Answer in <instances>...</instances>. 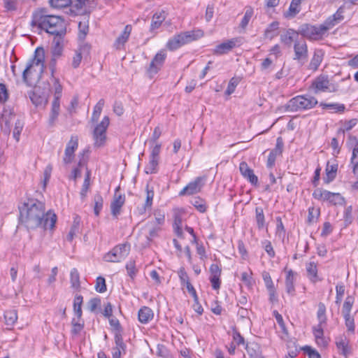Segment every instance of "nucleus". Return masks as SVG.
Masks as SVG:
<instances>
[{"label":"nucleus","mask_w":358,"mask_h":358,"mask_svg":"<svg viewBox=\"0 0 358 358\" xmlns=\"http://www.w3.org/2000/svg\"><path fill=\"white\" fill-rule=\"evenodd\" d=\"M20 209V219L29 229L42 227L53 229L57 222V215L51 210L45 213L44 203L36 199H28Z\"/></svg>","instance_id":"nucleus-1"},{"label":"nucleus","mask_w":358,"mask_h":358,"mask_svg":"<svg viewBox=\"0 0 358 358\" xmlns=\"http://www.w3.org/2000/svg\"><path fill=\"white\" fill-rule=\"evenodd\" d=\"M31 26L59 36L65 35L66 31L64 19L60 16L49 14L45 8H38L33 13Z\"/></svg>","instance_id":"nucleus-2"},{"label":"nucleus","mask_w":358,"mask_h":358,"mask_svg":"<svg viewBox=\"0 0 358 358\" xmlns=\"http://www.w3.org/2000/svg\"><path fill=\"white\" fill-rule=\"evenodd\" d=\"M45 67V51L43 48H37L34 55L26 64L22 72V80L29 87L36 84L41 78Z\"/></svg>","instance_id":"nucleus-3"},{"label":"nucleus","mask_w":358,"mask_h":358,"mask_svg":"<svg viewBox=\"0 0 358 358\" xmlns=\"http://www.w3.org/2000/svg\"><path fill=\"white\" fill-rule=\"evenodd\" d=\"M203 36V31L201 29L191 30L180 32L174 35L166 43V47L170 51H174Z\"/></svg>","instance_id":"nucleus-4"},{"label":"nucleus","mask_w":358,"mask_h":358,"mask_svg":"<svg viewBox=\"0 0 358 358\" xmlns=\"http://www.w3.org/2000/svg\"><path fill=\"white\" fill-rule=\"evenodd\" d=\"M97 5V0H72L68 13L73 16L85 15L89 17Z\"/></svg>","instance_id":"nucleus-5"},{"label":"nucleus","mask_w":358,"mask_h":358,"mask_svg":"<svg viewBox=\"0 0 358 358\" xmlns=\"http://www.w3.org/2000/svg\"><path fill=\"white\" fill-rule=\"evenodd\" d=\"M317 103V100L314 96H296L288 101L287 108L290 111L309 110L314 108Z\"/></svg>","instance_id":"nucleus-6"},{"label":"nucleus","mask_w":358,"mask_h":358,"mask_svg":"<svg viewBox=\"0 0 358 358\" xmlns=\"http://www.w3.org/2000/svg\"><path fill=\"white\" fill-rule=\"evenodd\" d=\"M313 197L315 199L327 202L331 206H343L345 203L344 197L340 193L331 192L321 188L314 190Z\"/></svg>","instance_id":"nucleus-7"},{"label":"nucleus","mask_w":358,"mask_h":358,"mask_svg":"<svg viewBox=\"0 0 358 358\" xmlns=\"http://www.w3.org/2000/svg\"><path fill=\"white\" fill-rule=\"evenodd\" d=\"M310 89L317 94L326 92H336L338 90V87L337 85L330 83L328 76L320 75L313 80Z\"/></svg>","instance_id":"nucleus-8"},{"label":"nucleus","mask_w":358,"mask_h":358,"mask_svg":"<svg viewBox=\"0 0 358 358\" xmlns=\"http://www.w3.org/2000/svg\"><path fill=\"white\" fill-rule=\"evenodd\" d=\"M109 124V117L104 116L101 122L95 127L92 134L94 147L100 148L105 144L106 140V130Z\"/></svg>","instance_id":"nucleus-9"},{"label":"nucleus","mask_w":358,"mask_h":358,"mask_svg":"<svg viewBox=\"0 0 358 358\" xmlns=\"http://www.w3.org/2000/svg\"><path fill=\"white\" fill-rule=\"evenodd\" d=\"M129 251L130 245L129 243L120 244L106 253L103 257V259L108 262H120L127 257Z\"/></svg>","instance_id":"nucleus-10"},{"label":"nucleus","mask_w":358,"mask_h":358,"mask_svg":"<svg viewBox=\"0 0 358 358\" xmlns=\"http://www.w3.org/2000/svg\"><path fill=\"white\" fill-rule=\"evenodd\" d=\"M300 34L311 41H319L325 36L320 25L303 24L299 27Z\"/></svg>","instance_id":"nucleus-11"},{"label":"nucleus","mask_w":358,"mask_h":358,"mask_svg":"<svg viewBox=\"0 0 358 358\" xmlns=\"http://www.w3.org/2000/svg\"><path fill=\"white\" fill-rule=\"evenodd\" d=\"M166 56V51L164 50H161L155 55L146 70L148 75L150 78L156 75L162 69Z\"/></svg>","instance_id":"nucleus-12"},{"label":"nucleus","mask_w":358,"mask_h":358,"mask_svg":"<svg viewBox=\"0 0 358 358\" xmlns=\"http://www.w3.org/2000/svg\"><path fill=\"white\" fill-rule=\"evenodd\" d=\"M204 177H196L193 181L189 182L180 192L179 196L193 195L201 191L204 185Z\"/></svg>","instance_id":"nucleus-13"},{"label":"nucleus","mask_w":358,"mask_h":358,"mask_svg":"<svg viewBox=\"0 0 358 358\" xmlns=\"http://www.w3.org/2000/svg\"><path fill=\"white\" fill-rule=\"evenodd\" d=\"M294 60L303 64L308 59V46L304 40H299L294 44Z\"/></svg>","instance_id":"nucleus-14"},{"label":"nucleus","mask_w":358,"mask_h":358,"mask_svg":"<svg viewBox=\"0 0 358 358\" xmlns=\"http://www.w3.org/2000/svg\"><path fill=\"white\" fill-rule=\"evenodd\" d=\"M78 147V137L77 136H72L70 141L66 144L64 151V156L63 157V162L65 164L71 163L75 157V151Z\"/></svg>","instance_id":"nucleus-15"},{"label":"nucleus","mask_w":358,"mask_h":358,"mask_svg":"<svg viewBox=\"0 0 358 358\" xmlns=\"http://www.w3.org/2000/svg\"><path fill=\"white\" fill-rule=\"evenodd\" d=\"M238 41V39L237 38H233L222 42L216 45L213 50V55H222L229 53L236 46Z\"/></svg>","instance_id":"nucleus-16"},{"label":"nucleus","mask_w":358,"mask_h":358,"mask_svg":"<svg viewBox=\"0 0 358 358\" xmlns=\"http://www.w3.org/2000/svg\"><path fill=\"white\" fill-rule=\"evenodd\" d=\"M336 346L340 355L348 357L351 354V347L349 339L344 335L336 338Z\"/></svg>","instance_id":"nucleus-17"},{"label":"nucleus","mask_w":358,"mask_h":358,"mask_svg":"<svg viewBox=\"0 0 358 358\" xmlns=\"http://www.w3.org/2000/svg\"><path fill=\"white\" fill-rule=\"evenodd\" d=\"M15 114L10 110L4 109L0 117V127L1 131L6 134L10 133L11 120L14 118Z\"/></svg>","instance_id":"nucleus-18"},{"label":"nucleus","mask_w":358,"mask_h":358,"mask_svg":"<svg viewBox=\"0 0 358 358\" xmlns=\"http://www.w3.org/2000/svg\"><path fill=\"white\" fill-rule=\"evenodd\" d=\"M299 29L296 31L293 29H287L280 36V40L282 43L287 47H290L292 43H296L299 41Z\"/></svg>","instance_id":"nucleus-19"},{"label":"nucleus","mask_w":358,"mask_h":358,"mask_svg":"<svg viewBox=\"0 0 358 358\" xmlns=\"http://www.w3.org/2000/svg\"><path fill=\"white\" fill-rule=\"evenodd\" d=\"M239 170L241 175L247 179L252 185H257L258 183V178L254 173V171L250 169L245 162H242L239 164Z\"/></svg>","instance_id":"nucleus-20"},{"label":"nucleus","mask_w":358,"mask_h":358,"mask_svg":"<svg viewBox=\"0 0 358 358\" xmlns=\"http://www.w3.org/2000/svg\"><path fill=\"white\" fill-rule=\"evenodd\" d=\"M284 271L286 273L285 276V287L286 292L290 294L294 295L295 293L294 282L297 276V273L294 272L292 269H287L285 268Z\"/></svg>","instance_id":"nucleus-21"},{"label":"nucleus","mask_w":358,"mask_h":358,"mask_svg":"<svg viewBox=\"0 0 358 358\" xmlns=\"http://www.w3.org/2000/svg\"><path fill=\"white\" fill-rule=\"evenodd\" d=\"M132 30V27L127 24L124 27L122 33L119 36L114 42L113 47L116 50H121L124 48L125 43L127 42Z\"/></svg>","instance_id":"nucleus-22"},{"label":"nucleus","mask_w":358,"mask_h":358,"mask_svg":"<svg viewBox=\"0 0 358 358\" xmlns=\"http://www.w3.org/2000/svg\"><path fill=\"white\" fill-rule=\"evenodd\" d=\"M125 202V195L120 194L117 196L115 195L113 200L110 203V210L112 215L117 218L121 213V209Z\"/></svg>","instance_id":"nucleus-23"},{"label":"nucleus","mask_w":358,"mask_h":358,"mask_svg":"<svg viewBox=\"0 0 358 358\" xmlns=\"http://www.w3.org/2000/svg\"><path fill=\"white\" fill-rule=\"evenodd\" d=\"M52 59L50 62V69L51 71V75L53 77V74L56 71V64L57 59L62 56L63 52V46L60 44L59 42H57L52 49Z\"/></svg>","instance_id":"nucleus-24"},{"label":"nucleus","mask_w":358,"mask_h":358,"mask_svg":"<svg viewBox=\"0 0 358 358\" xmlns=\"http://www.w3.org/2000/svg\"><path fill=\"white\" fill-rule=\"evenodd\" d=\"M337 171L338 164H331L330 162H328L325 169L326 176L323 179L324 182L327 184H329L333 181L336 176Z\"/></svg>","instance_id":"nucleus-25"},{"label":"nucleus","mask_w":358,"mask_h":358,"mask_svg":"<svg viewBox=\"0 0 358 358\" xmlns=\"http://www.w3.org/2000/svg\"><path fill=\"white\" fill-rule=\"evenodd\" d=\"M166 14L164 10L155 13L152 17L150 31L152 32L155 29H159L162 22L166 20Z\"/></svg>","instance_id":"nucleus-26"},{"label":"nucleus","mask_w":358,"mask_h":358,"mask_svg":"<svg viewBox=\"0 0 358 358\" xmlns=\"http://www.w3.org/2000/svg\"><path fill=\"white\" fill-rule=\"evenodd\" d=\"M154 313L152 310L148 307L143 306L141 308L138 313V318L141 323L147 324L152 320Z\"/></svg>","instance_id":"nucleus-27"},{"label":"nucleus","mask_w":358,"mask_h":358,"mask_svg":"<svg viewBox=\"0 0 358 358\" xmlns=\"http://www.w3.org/2000/svg\"><path fill=\"white\" fill-rule=\"evenodd\" d=\"M245 350L250 358H264L262 355L260 345L255 343H249L245 344Z\"/></svg>","instance_id":"nucleus-28"},{"label":"nucleus","mask_w":358,"mask_h":358,"mask_svg":"<svg viewBox=\"0 0 358 358\" xmlns=\"http://www.w3.org/2000/svg\"><path fill=\"white\" fill-rule=\"evenodd\" d=\"M182 219L181 213L179 211L175 212L173 215V229L174 233L180 238H183L184 235L182 229Z\"/></svg>","instance_id":"nucleus-29"},{"label":"nucleus","mask_w":358,"mask_h":358,"mask_svg":"<svg viewBox=\"0 0 358 358\" xmlns=\"http://www.w3.org/2000/svg\"><path fill=\"white\" fill-rule=\"evenodd\" d=\"M355 141H357L355 137H350ZM350 166L353 174L358 178V143L356 142V145L352 150V157L350 159Z\"/></svg>","instance_id":"nucleus-30"},{"label":"nucleus","mask_w":358,"mask_h":358,"mask_svg":"<svg viewBox=\"0 0 358 358\" xmlns=\"http://www.w3.org/2000/svg\"><path fill=\"white\" fill-rule=\"evenodd\" d=\"M306 268L308 278L312 282L315 283L322 280L317 275V267L315 262H311L306 264Z\"/></svg>","instance_id":"nucleus-31"},{"label":"nucleus","mask_w":358,"mask_h":358,"mask_svg":"<svg viewBox=\"0 0 358 358\" xmlns=\"http://www.w3.org/2000/svg\"><path fill=\"white\" fill-rule=\"evenodd\" d=\"M279 29V22L278 21H274L268 24L266 29L264 31V36L266 38H268L270 40L273 39L278 35V29Z\"/></svg>","instance_id":"nucleus-32"},{"label":"nucleus","mask_w":358,"mask_h":358,"mask_svg":"<svg viewBox=\"0 0 358 358\" xmlns=\"http://www.w3.org/2000/svg\"><path fill=\"white\" fill-rule=\"evenodd\" d=\"M154 198V191L153 189L149 188V185H146V199L144 206L142 208L139 209V211L141 214L144 213L147 209H150L152 205V200Z\"/></svg>","instance_id":"nucleus-33"},{"label":"nucleus","mask_w":358,"mask_h":358,"mask_svg":"<svg viewBox=\"0 0 358 358\" xmlns=\"http://www.w3.org/2000/svg\"><path fill=\"white\" fill-rule=\"evenodd\" d=\"M320 105L323 109H329L331 110L333 113H343L345 110V106L343 103H327L321 102Z\"/></svg>","instance_id":"nucleus-34"},{"label":"nucleus","mask_w":358,"mask_h":358,"mask_svg":"<svg viewBox=\"0 0 358 358\" xmlns=\"http://www.w3.org/2000/svg\"><path fill=\"white\" fill-rule=\"evenodd\" d=\"M59 108L60 103L57 102V101H52L51 112L48 120V124L50 127H52L55 124L59 113Z\"/></svg>","instance_id":"nucleus-35"},{"label":"nucleus","mask_w":358,"mask_h":358,"mask_svg":"<svg viewBox=\"0 0 358 358\" xmlns=\"http://www.w3.org/2000/svg\"><path fill=\"white\" fill-rule=\"evenodd\" d=\"M70 282L71 287L76 290H80V274L76 268L71 269L70 273Z\"/></svg>","instance_id":"nucleus-36"},{"label":"nucleus","mask_w":358,"mask_h":358,"mask_svg":"<svg viewBox=\"0 0 358 358\" xmlns=\"http://www.w3.org/2000/svg\"><path fill=\"white\" fill-rule=\"evenodd\" d=\"M83 297L81 295H76L73 300V311L77 317L80 320L83 315L82 304Z\"/></svg>","instance_id":"nucleus-37"},{"label":"nucleus","mask_w":358,"mask_h":358,"mask_svg":"<svg viewBox=\"0 0 358 358\" xmlns=\"http://www.w3.org/2000/svg\"><path fill=\"white\" fill-rule=\"evenodd\" d=\"M89 20L85 18L83 21L78 23V38L80 40H84L89 32Z\"/></svg>","instance_id":"nucleus-38"},{"label":"nucleus","mask_w":358,"mask_h":358,"mask_svg":"<svg viewBox=\"0 0 358 358\" xmlns=\"http://www.w3.org/2000/svg\"><path fill=\"white\" fill-rule=\"evenodd\" d=\"M255 220L258 229L261 230L266 227L265 216L263 209L260 207L255 208Z\"/></svg>","instance_id":"nucleus-39"},{"label":"nucleus","mask_w":358,"mask_h":358,"mask_svg":"<svg viewBox=\"0 0 358 358\" xmlns=\"http://www.w3.org/2000/svg\"><path fill=\"white\" fill-rule=\"evenodd\" d=\"M105 104L103 99H101L94 108V110L91 117V121L92 122H96L100 117L103 107Z\"/></svg>","instance_id":"nucleus-40"},{"label":"nucleus","mask_w":358,"mask_h":358,"mask_svg":"<svg viewBox=\"0 0 358 358\" xmlns=\"http://www.w3.org/2000/svg\"><path fill=\"white\" fill-rule=\"evenodd\" d=\"M79 227H80V219L78 217H76L74 219V221L73 222V224L71 227L70 231L66 236V240L69 242H71L76 235L79 231Z\"/></svg>","instance_id":"nucleus-41"},{"label":"nucleus","mask_w":358,"mask_h":358,"mask_svg":"<svg viewBox=\"0 0 358 358\" xmlns=\"http://www.w3.org/2000/svg\"><path fill=\"white\" fill-rule=\"evenodd\" d=\"M71 324L72 329L71 331L73 335H78L84 329V321L82 320V318L80 320H79L78 317L77 319L73 318Z\"/></svg>","instance_id":"nucleus-42"},{"label":"nucleus","mask_w":358,"mask_h":358,"mask_svg":"<svg viewBox=\"0 0 358 358\" xmlns=\"http://www.w3.org/2000/svg\"><path fill=\"white\" fill-rule=\"evenodd\" d=\"M159 159L150 157L148 164L145 167V172L147 174H152L157 172Z\"/></svg>","instance_id":"nucleus-43"},{"label":"nucleus","mask_w":358,"mask_h":358,"mask_svg":"<svg viewBox=\"0 0 358 358\" xmlns=\"http://www.w3.org/2000/svg\"><path fill=\"white\" fill-rule=\"evenodd\" d=\"M94 213L99 216L103 208V199L100 193H96L94 196Z\"/></svg>","instance_id":"nucleus-44"},{"label":"nucleus","mask_w":358,"mask_h":358,"mask_svg":"<svg viewBox=\"0 0 358 358\" xmlns=\"http://www.w3.org/2000/svg\"><path fill=\"white\" fill-rule=\"evenodd\" d=\"M5 322L7 325H13L17 320V314L15 310H8L4 313Z\"/></svg>","instance_id":"nucleus-45"},{"label":"nucleus","mask_w":358,"mask_h":358,"mask_svg":"<svg viewBox=\"0 0 358 358\" xmlns=\"http://www.w3.org/2000/svg\"><path fill=\"white\" fill-rule=\"evenodd\" d=\"M320 215V208H315V207H310L308 208V215L307 218V222L308 224H312L316 222Z\"/></svg>","instance_id":"nucleus-46"},{"label":"nucleus","mask_w":358,"mask_h":358,"mask_svg":"<svg viewBox=\"0 0 358 358\" xmlns=\"http://www.w3.org/2000/svg\"><path fill=\"white\" fill-rule=\"evenodd\" d=\"M253 13H254V10L251 6L245 7V12L244 16L240 23V27L241 28L245 29L248 26L250 20H251V18L253 15Z\"/></svg>","instance_id":"nucleus-47"},{"label":"nucleus","mask_w":358,"mask_h":358,"mask_svg":"<svg viewBox=\"0 0 358 358\" xmlns=\"http://www.w3.org/2000/svg\"><path fill=\"white\" fill-rule=\"evenodd\" d=\"M51 78L53 80V85L55 87V97L53 101H57V102L60 103V98L62 96V86L59 83V80L57 78H55L53 75V77L51 76Z\"/></svg>","instance_id":"nucleus-48"},{"label":"nucleus","mask_w":358,"mask_h":358,"mask_svg":"<svg viewBox=\"0 0 358 358\" xmlns=\"http://www.w3.org/2000/svg\"><path fill=\"white\" fill-rule=\"evenodd\" d=\"M355 302V298L352 296H348L343 303L342 308V314H350L351 310Z\"/></svg>","instance_id":"nucleus-49"},{"label":"nucleus","mask_w":358,"mask_h":358,"mask_svg":"<svg viewBox=\"0 0 358 358\" xmlns=\"http://www.w3.org/2000/svg\"><path fill=\"white\" fill-rule=\"evenodd\" d=\"M90 186V171L87 170V173L85 177V180L80 191V196L82 199H85Z\"/></svg>","instance_id":"nucleus-50"},{"label":"nucleus","mask_w":358,"mask_h":358,"mask_svg":"<svg viewBox=\"0 0 358 358\" xmlns=\"http://www.w3.org/2000/svg\"><path fill=\"white\" fill-rule=\"evenodd\" d=\"M192 204L200 213H205L206 211V210H207V206H206V201L203 199H201L200 197L194 198L192 201Z\"/></svg>","instance_id":"nucleus-51"},{"label":"nucleus","mask_w":358,"mask_h":358,"mask_svg":"<svg viewBox=\"0 0 358 358\" xmlns=\"http://www.w3.org/2000/svg\"><path fill=\"white\" fill-rule=\"evenodd\" d=\"M317 317L319 321V323L326 324V322H327L326 307H325V305L322 302L319 303V304H318Z\"/></svg>","instance_id":"nucleus-52"},{"label":"nucleus","mask_w":358,"mask_h":358,"mask_svg":"<svg viewBox=\"0 0 358 358\" xmlns=\"http://www.w3.org/2000/svg\"><path fill=\"white\" fill-rule=\"evenodd\" d=\"M126 269L128 275L131 279L134 280L138 273V269L136 266V262L134 260L129 261L126 264Z\"/></svg>","instance_id":"nucleus-53"},{"label":"nucleus","mask_w":358,"mask_h":358,"mask_svg":"<svg viewBox=\"0 0 358 358\" xmlns=\"http://www.w3.org/2000/svg\"><path fill=\"white\" fill-rule=\"evenodd\" d=\"M336 24H337V22L335 21L334 17L330 16L322 24H320V27L324 35H326L327 31L332 29Z\"/></svg>","instance_id":"nucleus-54"},{"label":"nucleus","mask_w":358,"mask_h":358,"mask_svg":"<svg viewBox=\"0 0 358 358\" xmlns=\"http://www.w3.org/2000/svg\"><path fill=\"white\" fill-rule=\"evenodd\" d=\"M299 6L297 3L292 0V2L289 5V8L288 11L285 14V17H295L299 12L300 8Z\"/></svg>","instance_id":"nucleus-55"},{"label":"nucleus","mask_w":358,"mask_h":358,"mask_svg":"<svg viewBox=\"0 0 358 358\" xmlns=\"http://www.w3.org/2000/svg\"><path fill=\"white\" fill-rule=\"evenodd\" d=\"M109 319V324L114 331V334H122L123 329L120 323V321L115 317L111 316Z\"/></svg>","instance_id":"nucleus-56"},{"label":"nucleus","mask_w":358,"mask_h":358,"mask_svg":"<svg viewBox=\"0 0 358 358\" xmlns=\"http://www.w3.org/2000/svg\"><path fill=\"white\" fill-rule=\"evenodd\" d=\"M115 347V348L120 349L122 350L123 354L126 353V344L124 343L122 334H115L114 335Z\"/></svg>","instance_id":"nucleus-57"},{"label":"nucleus","mask_w":358,"mask_h":358,"mask_svg":"<svg viewBox=\"0 0 358 358\" xmlns=\"http://www.w3.org/2000/svg\"><path fill=\"white\" fill-rule=\"evenodd\" d=\"M322 61L321 55L315 53L309 64V69L316 71Z\"/></svg>","instance_id":"nucleus-58"},{"label":"nucleus","mask_w":358,"mask_h":358,"mask_svg":"<svg viewBox=\"0 0 358 358\" xmlns=\"http://www.w3.org/2000/svg\"><path fill=\"white\" fill-rule=\"evenodd\" d=\"M50 6L56 8H62L71 6L72 0H49Z\"/></svg>","instance_id":"nucleus-59"},{"label":"nucleus","mask_w":358,"mask_h":358,"mask_svg":"<svg viewBox=\"0 0 358 358\" xmlns=\"http://www.w3.org/2000/svg\"><path fill=\"white\" fill-rule=\"evenodd\" d=\"M84 165H85V162H83L80 159L78 163V166L73 169L71 174L69 176V178L71 180H73L76 181L78 178H80L81 176L80 167L83 166Z\"/></svg>","instance_id":"nucleus-60"},{"label":"nucleus","mask_w":358,"mask_h":358,"mask_svg":"<svg viewBox=\"0 0 358 358\" xmlns=\"http://www.w3.org/2000/svg\"><path fill=\"white\" fill-rule=\"evenodd\" d=\"M24 127V123L20 120H17L15 123V128L13 130V136L16 141H19L21 132Z\"/></svg>","instance_id":"nucleus-61"},{"label":"nucleus","mask_w":358,"mask_h":358,"mask_svg":"<svg viewBox=\"0 0 358 358\" xmlns=\"http://www.w3.org/2000/svg\"><path fill=\"white\" fill-rule=\"evenodd\" d=\"M262 245L269 257L273 258L275 256V250L270 241L264 240L262 242Z\"/></svg>","instance_id":"nucleus-62"},{"label":"nucleus","mask_w":358,"mask_h":358,"mask_svg":"<svg viewBox=\"0 0 358 358\" xmlns=\"http://www.w3.org/2000/svg\"><path fill=\"white\" fill-rule=\"evenodd\" d=\"M357 122L358 121L357 119H351L350 120L345 121L343 124V127L340 128L338 130V133H341L343 134L345 131H350L357 124Z\"/></svg>","instance_id":"nucleus-63"},{"label":"nucleus","mask_w":358,"mask_h":358,"mask_svg":"<svg viewBox=\"0 0 358 358\" xmlns=\"http://www.w3.org/2000/svg\"><path fill=\"white\" fill-rule=\"evenodd\" d=\"M29 96L35 106L41 105L44 101V98L38 95L35 91H30L29 92Z\"/></svg>","instance_id":"nucleus-64"}]
</instances>
